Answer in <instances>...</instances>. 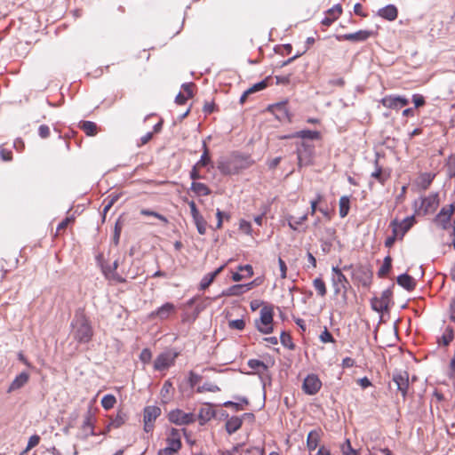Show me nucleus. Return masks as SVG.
I'll return each instance as SVG.
<instances>
[{"label": "nucleus", "mask_w": 455, "mask_h": 455, "mask_svg": "<svg viewBox=\"0 0 455 455\" xmlns=\"http://www.w3.org/2000/svg\"><path fill=\"white\" fill-rule=\"evenodd\" d=\"M73 337L80 344L89 343L93 337V329L89 318L83 310H77L71 323Z\"/></svg>", "instance_id": "obj_1"}, {"label": "nucleus", "mask_w": 455, "mask_h": 455, "mask_svg": "<svg viewBox=\"0 0 455 455\" xmlns=\"http://www.w3.org/2000/svg\"><path fill=\"white\" fill-rule=\"evenodd\" d=\"M273 317L274 312L273 308L268 306H264L260 309V317L259 319L255 320V327L256 329L263 334H270L273 332Z\"/></svg>", "instance_id": "obj_2"}, {"label": "nucleus", "mask_w": 455, "mask_h": 455, "mask_svg": "<svg viewBox=\"0 0 455 455\" xmlns=\"http://www.w3.org/2000/svg\"><path fill=\"white\" fill-rule=\"evenodd\" d=\"M296 154L298 159V166H308L312 164L314 154V146L305 141L296 142Z\"/></svg>", "instance_id": "obj_3"}, {"label": "nucleus", "mask_w": 455, "mask_h": 455, "mask_svg": "<svg viewBox=\"0 0 455 455\" xmlns=\"http://www.w3.org/2000/svg\"><path fill=\"white\" fill-rule=\"evenodd\" d=\"M168 419L172 423L179 426L189 425L196 420L195 415L191 412H184L180 409L169 412Z\"/></svg>", "instance_id": "obj_4"}, {"label": "nucleus", "mask_w": 455, "mask_h": 455, "mask_svg": "<svg viewBox=\"0 0 455 455\" xmlns=\"http://www.w3.org/2000/svg\"><path fill=\"white\" fill-rule=\"evenodd\" d=\"M380 103L387 108L398 110L407 106L410 101L409 100L401 95H387L380 100Z\"/></svg>", "instance_id": "obj_5"}, {"label": "nucleus", "mask_w": 455, "mask_h": 455, "mask_svg": "<svg viewBox=\"0 0 455 455\" xmlns=\"http://www.w3.org/2000/svg\"><path fill=\"white\" fill-rule=\"evenodd\" d=\"M322 387V381L316 374H308L302 384V389L305 394L314 395L318 393Z\"/></svg>", "instance_id": "obj_6"}, {"label": "nucleus", "mask_w": 455, "mask_h": 455, "mask_svg": "<svg viewBox=\"0 0 455 455\" xmlns=\"http://www.w3.org/2000/svg\"><path fill=\"white\" fill-rule=\"evenodd\" d=\"M178 353L164 352L161 353L154 362V368L156 371H164L174 364Z\"/></svg>", "instance_id": "obj_7"}, {"label": "nucleus", "mask_w": 455, "mask_h": 455, "mask_svg": "<svg viewBox=\"0 0 455 455\" xmlns=\"http://www.w3.org/2000/svg\"><path fill=\"white\" fill-rule=\"evenodd\" d=\"M454 212V205L449 204L441 209L435 218V224L442 229H447L450 227L451 215Z\"/></svg>", "instance_id": "obj_8"}, {"label": "nucleus", "mask_w": 455, "mask_h": 455, "mask_svg": "<svg viewBox=\"0 0 455 455\" xmlns=\"http://www.w3.org/2000/svg\"><path fill=\"white\" fill-rule=\"evenodd\" d=\"M119 266L118 259H116L112 265H102L101 269L104 276L110 282H115L116 283H124L126 282L125 278L121 276L117 273V267Z\"/></svg>", "instance_id": "obj_9"}, {"label": "nucleus", "mask_w": 455, "mask_h": 455, "mask_svg": "<svg viewBox=\"0 0 455 455\" xmlns=\"http://www.w3.org/2000/svg\"><path fill=\"white\" fill-rule=\"evenodd\" d=\"M373 31L371 30H358L355 33L336 35L335 38L339 41H351V42H364L373 36Z\"/></svg>", "instance_id": "obj_10"}, {"label": "nucleus", "mask_w": 455, "mask_h": 455, "mask_svg": "<svg viewBox=\"0 0 455 455\" xmlns=\"http://www.w3.org/2000/svg\"><path fill=\"white\" fill-rule=\"evenodd\" d=\"M393 381L396 384L397 390L405 399L409 388V373L406 371H397L393 374Z\"/></svg>", "instance_id": "obj_11"}, {"label": "nucleus", "mask_w": 455, "mask_h": 455, "mask_svg": "<svg viewBox=\"0 0 455 455\" xmlns=\"http://www.w3.org/2000/svg\"><path fill=\"white\" fill-rule=\"evenodd\" d=\"M181 435L179 429L172 428L166 438V449L171 451L179 452L181 449Z\"/></svg>", "instance_id": "obj_12"}, {"label": "nucleus", "mask_w": 455, "mask_h": 455, "mask_svg": "<svg viewBox=\"0 0 455 455\" xmlns=\"http://www.w3.org/2000/svg\"><path fill=\"white\" fill-rule=\"evenodd\" d=\"M217 168L223 175L236 174L239 172V167L233 159L224 157L218 160Z\"/></svg>", "instance_id": "obj_13"}, {"label": "nucleus", "mask_w": 455, "mask_h": 455, "mask_svg": "<svg viewBox=\"0 0 455 455\" xmlns=\"http://www.w3.org/2000/svg\"><path fill=\"white\" fill-rule=\"evenodd\" d=\"M331 284L335 295L342 293L344 298L347 297L349 282L345 275L339 276H331Z\"/></svg>", "instance_id": "obj_14"}, {"label": "nucleus", "mask_w": 455, "mask_h": 455, "mask_svg": "<svg viewBox=\"0 0 455 455\" xmlns=\"http://www.w3.org/2000/svg\"><path fill=\"white\" fill-rule=\"evenodd\" d=\"M175 311V306L171 302H166L155 311L149 314V318H159L160 320L167 319L172 313Z\"/></svg>", "instance_id": "obj_15"}, {"label": "nucleus", "mask_w": 455, "mask_h": 455, "mask_svg": "<svg viewBox=\"0 0 455 455\" xmlns=\"http://www.w3.org/2000/svg\"><path fill=\"white\" fill-rule=\"evenodd\" d=\"M268 109L275 116V117L282 121L284 119H291L289 116V111L287 108V102L286 101H281L277 102L275 104L270 105L268 107Z\"/></svg>", "instance_id": "obj_16"}, {"label": "nucleus", "mask_w": 455, "mask_h": 455, "mask_svg": "<svg viewBox=\"0 0 455 455\" xmlns=\"http://www.w3.org/2000/svg\"><path fill=\"white\" fill-rule=\"evenodd\" d=\"M215 417H217V411L213 409L212 403H207L199 410L198 419L202 426Z\"/></svg>", "instance_id": "obj_17"}, {"label": "nucleus", "mask_w": 455, "mask_h": 455, "mask_svg": "<svg viewBox=\"0 0 455 455\" xmlns=\"http://www.w3.org/2000/svg\"><path fill=\"white\" fill-rule=\"evenodd\" d=\"M377 15L388 21L396 20L398 16V10L394 4H387L378 10Z\"/></svg>", "instance_id": "obj_18"}, {"label": "nucleus", "mask_w": 455, "mask_h": 455, "mask_svg": "<svg viewBox=\"0 0 455 455\" xmlns=\"http://www.w3.org/2000/svg\"><path fill=\"white\" fill-rule=\"evenodd\" d=\"M82 429L85 432L87 429H89L88 433L84 434V439H87L88 436H94L97 435V433L94 430V425H93V415L89 409L86 413L84 414Z\"/></svg>", "instance_id": "obj_19"}, {"label": "nucleus", "mask_w": 455, "mask_h": 455, "mask_svg": "<svg viewBox=\"0 0 455 455\" xmlns=\"http://www.w3.org/2000/svg\"><path fill=\"white\" fill-rule=\"evenodd\" d=\"M397 284L408 291H411L416 287L415 279L407 273L401 274L396 278Z\"/></svg>", "instance_id": "obj_20"}, {"label": "nucleus", "mask_w": 455, "mask_h": 455, "mask_svg": "<svg viewBox=\"0 0 455 455\" xmlns=\"http://www.w3.org/2000/svg\"><path fill=\"white\" fill-rule=\"evenodd\" d=\"M29 379V374L22 371L19 375L15 377V379L12 381L11 385L8 387L7 392L11 393L17 389L21 388Z\"/></svg>", "instance_id": "obj_21"}, {"label": "nucleus", "mask_w": 455, "mask_h": 455, "mask_svg": "<svg viewBox=\"0 0 455 455\" xmlns=\"http://www.w3.org/2000/svg\"><path fill=\"white\" fill-rule=\"evenodd\" d=\"M161 415V409L158 406H146L143 410V420L155 422Z\"/></svg>", "instance_id": "obj_22"}, {"label": "nucleus", "mask_w": 455, "mask_h": 455, "mask_svg": "<svg viewBox=\"0 0 455 455\" xmlns=\"http://www.w3.org/2000/svg\"><path fill=\"white\" fill-rule=\"evenodd\" d=\"M242 419L237 416H232L226 421L225 428L228 435L235 433L242 427Z\"/></svg>", "instance_id": "obj_23"}, {"label": "nucleus", "mask_w": 455, "mask_h": 455, "mask_svg": "<svg viewBox=\"0 0 455 455\" xmlns=\"http://www.w3.org/2000/svg\"><path fill=\"white\" fill-rule=\"evenodd\" d=\"M224 266H220L213 272L206 274L200 282V290H205L214 281L216 276L223 270Z\"/></svg>", "instance_id": "obj_24"}, {"label": "nucleus", "mask_w": 455, "mask_h": 455, "mask_svg": "<svg viewBox=\"0 0 455 455\" xmlns=\"http://www.w3.org/2000/svg\"><path fill=\"white\" fill-rule=\"evenodd\" d=\"M128 419V415L123 411H119L114 419L107 426L106 431H109L111 427L118 428L123 426Z\"/></svg>", "instance_id": "obj_25"}, {"label": "nucleus", "mask_w": 455, "mask_h": 455, "mask_svg": "<svg viewBox=\"0 0 455 455\" xmlns=\"http://www.w3.org/2000/svg\"><path fill=\"white\" fill-rule=\"evenodd\" d=\"M319 441H320L319 431H317L315 429L311 430L308 433L307 437V447L308 451H315L319 444Z\"/></svg>", "instance_id": "obj_26"}, {"label": "nucleus", "mask_w": 455, "mask_h": 455, "mask_svg": "<svg viewBox=\"0 0 455 455\" xmlns=\"http://www.w3.org/2000/svg\"><path fill=\"white\" fill-rule=\"evenodd\" d=\"M245 289L243 284H234L228 289L222 291L220 296L221 297H230V296H240L245 293Z\"/></svg>", "instance_id": "obj_27"}, {"label": "nucleus", "mask_w": 455, "mask_h": 455, "mask_svg": "<svg viewBox=\"0 0 455 455\" xmlns=\"http://www.w3.org/2000/svg\"><path fill=\"white\" fill-rule=\"evenodd\" d=\"M307 213L303 214L302 216L298 217V218L295 216H292V215L286 216V220H287L288 226L292 230H298V227L302 225L307 220Z\"/></svg>", "instance_id": "obj_28"}, {"label": "nucleus", "mask_w": 455, "mask_h": 455, "mask_svg": "<svg viewBox=\"0 0 455 455\" xmlns=\"http://www.w3.org/2000/svg\"><path fill=\"white\" fill-rule=\"evenodd\" d=\"M295 135H297V138L310 140H316L321 138V133L318 131L311 130H301L299 132H295Z\"/></svg>", "instance_id": "obj_29"}, {"label": "nucleus", "mask_w": 455, "mask_h": 455, "mask_svg": "<svg viewBox=\"0 0 455 455\" xmlns=\"http://www.w3.org/2000/svg\"><path fill=\"white\" fill-rule=\"evenodd\" d=\"M190 189L196 195V196H208L211 194V189L204 183L193 181L191 183Z\"/></svg>", "instance_id": "obj_30"}, {"label": "nucleus", "mask_w": 455, "mask_h": 455, "mask_svg": "<svg viewBox=\"0 0 455 455\" xmlns=\"http://www.w3.org/2000/svg\"><path fill=\"white\" fill-rule=\"evenodd\" d=\"M454 339V330L451 326H447L444 330L443 334L437 342L439 345L447 347Z\"/></svg>", "instance_id": "obj_31"}, {"label": "nucleus", "mask_w": 455, "mask_h": 455, "mask_svg": "<svg viewBox=\"0 0 455 455\" xmlns=\"http://www.w3.org/2000/svg\"><path fill=\"white\" fill-rule=\"evenodd\" d=\"M339 214L340 218H345L347 216L350 209V198L347 196H343L339 198Z\"/></svg>", "instance_id": "obj_32"}, {"label": "nucleus", "mask_w": 455, "mask_h": 455, "mask_svg": "<svg viewBox=\"0 0 455 455\" xmlns=\"http://www.w3.org/2000/svg\"><path fill=\"white\" fill-rule=\"evenodd\" d=\"M392 268V258L390 255H387L384 258L383 264L379 269L377 275L379 278L385 277Z\"/></svg>", "instance_id": "obj_33"}, {"label": "nucleus", "mask_w": 455, "mask_h": 455, "mask_svg": "<svg viewBox=\"0 0 455 455\" xmlns=\"http://www.w3.org/2000/svg\"><path fill=\"white\" fill-rule=\"evenodd\" d=\"M376 170L371 173V177L376 179L380 184L384 185L389 178V174L385 173L382 167L379 165L378 160L375 161Z\"/></svg>", "instance_id": "obj_34"}, {"label": "nucleus", "mask_w": 455, "mask_h": 455, "mask_svg": "<svg viewBox=\"0 0 455 455\" xmlns=\"http://www.w3.org/2000/svg\"><path fill=\"white\" fill-rule=\"evenodd\" d=\"M80 128L88 136H94L97 133V124L92 121H83Z\"/></svg>", "instance_id": "obj_35"}, {"label": "nucleus", "mask_w": 455, "mask_h": 455, "mask_svg": "<svg viewBox=\"0 0 455 455\" xmlns=\"http://www.w3.org/2000/svg\"><path fill=\"white\" fill-rule=\"evenodd\" d=\"M435 177V173H432V172H424V173H421L420 176H419V186L423 188V189H427L428 188V187L431 185V183L433 182L434 179Z\"/></svg>", "instance_id": "obj_36"}, {"label": "nucleus", "mask_w": 455, "mask_h": 455, "mask_svg": "<svg viewBox=\"0 0 455 455\" xmlns=\"http://www.w3.org/2000/svg\"><path fill=\"white\" fill-rule=\"evenodd\" d=\"M359 272L361 276L358 279L363 286H369L372 278L371 271L367 267H360Z\"/></svg>", "instance_id": "obj_37"}, {"label": "nucleus", "mask_w": 455, "mask_h": 455, "mask_svg": "<svg viewBox=\"0 0 455 455\" xmlns=\"http://www.w3.org/2000/svg\"><path fill=\"white\" fill-rule=\"evenodd\" d=\"M438 204V196L433 195L422 199L421 206L427 212L429 209L434 208Z\"/></svg>", "instance_id": "obj_38"}, {"label": "nucleus", "mask_w": 455, "mask_h": 455, "mask_svg": "<svg viewBox=\"0 0 455 455\" xmlns=\"http://www.w3.org/2000/svg\"><path fill=\"white\" fill-rule=\"evenodd\" d=\"M446 174L450 179H455V154L451 155L445 164Z\"/></svg>", "instance_id": "obj_39"}, {"label": "nucleus", "mask_w": 455, "mask_h": 455, "mask_svg": "<svg viewBox=\"0 0 455 455\" xmlns=\"http://www.w3.org/2000/svg\"><path fill=\"white\" fill-rule=\"evenodd\" d=\"M414 221H415L414 216H410V217H406L402 222H399V227H400V230H401V238L413 226Z\"/></svg>", "instance_id": "obj_40"}, {"label": "nucleus", "mask_w": 455, "mask_h": 455, "mask_svg": "<svg viewBox=\"0 0 455 455\" xmlns=\"http://www.w3.org/2000/svg\"><path fill=\"white\" fill-rule=\"evenodd\" d=\"M203 148H204V152L199 159V161L196 164V165H198L199 167H205L207 166L209 164H211V157L209 156V149L206 146V143L205 141L203 142Z\"/></svg>", "instance_id": "obj_41"}, {"label": "nucleus", "mask_w": 455, "mask_h": 455, "mask_svg": "<svg viewBox=\"0 0 455 455\" xmlns=\"http://www.w3.org/2000/svg\"><path fill=\"white\" fill-rule=\"evenodd\" d=\"M371 308L378 312V313H383L385 311L388 310V306L385 304L380 298H373L371 301Z\"/></svg>", "instance_id": "obj_42"}, {"label": "nucleus", "mask_w": 455, "mask_h": 455, "mask_svg": "<svg viewBox=\"0 0 455 455\" xmlns=\"http://www.w3.org/2000/svg\"><path fill=\"white\" fill-rule=\"evenodd\" d=\"M119 197L120 195L112 193L104 200L103 215H105L111 209V207L119 199Z\"/></svg>", "instance_id": "obj_43"}, {"label": "nucleus", "mask_w": 455, "mask_h": 455, "mask_svg": "<svg viewBox=\"0 0 455 455\" xmlns=\"http://www.w3.org/2000/svg\"><path fill=\"white\" fill-rule=\"evenodd\" d=\"M313 286L316 290L317 294L324 297L327 293V289L324 281L321 277H317L313 281Z\"/></svg>", "instance_id": "obj_44"}, {"label": "nucleus", "mask_w": 455, "mask_h": 455, "mask_svg": "<svg viewBox=\"0 0 455 455\" xmlns=\"http://www.w3.org/2000/svg\"><path fill=\"white\" fill-rule=\"evenodd\" d=\"M280 342L283 347L290 350H293L295 348V344L292 341L291 336L284 331L281 332Z\"/></svg>", "instance_id": "obj_45"}, {"label": "nucleus", "mask_w": 455, "mask_h": 455, "mask_svg": "<svg viewBox=\"0 0 455 455\" xmlns=\"http://www.w3.org/2000/svg\"><path fill=\"white\" fill-rule=\"evenodd\" d=\"M116 403V399L115 395L110 394L105 395L101 399V406L107 411L112 409Z\"/></svg>", "instance_id": "obj_46"}, {"label": "nucleus", "mask_w": 455, "mask_h": 455, "mask_svg": "<svg viewBox=\"0 0 455 455\" xmlns=\"http://www.w3.org/2000/svg\"><path fill=\"white\" fill-rule=\"evenodd\" d=\"M193 220L196 227L197 232L200 235H204L206 233V227H207V222L204 220V218L201 215L199 217L193 219Z\"/></svg>", "instance_id": "obj_47"}, {"label": "nucleus", "mask_w": 455, "mask_h": 455, "mask_svg": "<svg viewBox=\"0 0 455 455\" xmlns=\"http://www.w3.org/2000/svg\"><path fill=\"white\" fill-rule=\"evenodd\" d=\"M340 449L342 455H359L358 451L352 448L349 439H346V441L341 444Z\"/></svg>", "instance_id": "obj_48"}, {"label": "nucleus", "mask_w": 455, "mask_h": 455, "mask_svg": "<svg viewBox=\"0 0 455 455\" xmlns=\"http://www.w3.org/2000/svg\"><path fill=\"white\" fill-rule=\"evenodd\" d=\"M172 389V384L170 380H166L162 388H161V395L164 399V403H167L171 399V390Z\"/></svg>", "instance_id": "obj_49"}, {"label": "nucleus", "mask_w": 455, "mask_h": 455, "mask_svg": "<svg viewBox=\"0 0 455 455\" xmlns=\"http://www.w3.org/2000/svg\"><path fill=\"white\" fill-rule=\"evenodd\" d=\"M268 80H269V78L267 77V78L263 79L262 81H260L259 83H256L251 87L247 89V93H251H251H254L256 92H259V91H262V90L266 89L268 86Z\"/></svg>", "instance_id": "obj_50"}, {"label": "nucleus", "mask_w": 455, "mask_h": 455, "mask_svg": "<svg viewBox=\"0 0 455 455\" xmlns=\"http://www.w3.org/2000/svg\"><path fill=\"white\" fill-rule=\"evenodd\" d=\"M220 390V388L217 385L211 383V382H206L204 385L199 386L196 388L197 393H204V392L215 393V392H219Z\"/></svg>", "instance_id": "obj_51"}, {"label": "nucleus", "mask_w": 455, "mask_h": 455, "mask_svg": "<svg viewBox=\"0 0 455 455\" xmlns=\"http://www.w3.org/2000/svg\"><path fill=\"white\" fill-rule=\"evenodd\" d=\"M40 436L38 435H33L29 437L26 449L20 452V455H25L28 451L36 447L40 443Z\"/></svg>", "instance_id": "obj_52"}, {"label": "nucleus", "mask_w": 455, "mask_h": 455, "mask_svg": "<svg viewBox=\"0 0 455 455\" xmlns=\"http://www.w3.org/2000/svg\"><path fill=\"white\" fill-rule=\"evenodd\" d=\"M140 214L143 216L155 217V218L158 219L159 220L163 221L164 224H168V222H169L168 219L165 216H164L156 212H154L152 210H149V209H142L140 211Z\"/></svg>", "instance_id": "obj_53"}, {"label": "nucleus", "mask_w": 455, "mask_h": 455, "mask_svg": "<svg viewBox=\"0 0 455 455\" xmlns=\"http://www.w3.org/2000/svg\"><path fill=\"white\" fill-rule=\"evenodd\" d=\"M248 366L252 370L262 369L263 371L267 370V366L264 363V362L259 359H250L247 363Z\"/></svg>", "instance_id": "obj_54"}, {"label": "nucleus", "mask_w": 455, "mask_h": 455, "mask_svg": "<svg viewBox=\"0 0 455 455\" xmlns=\"http://www.w3.org/2000/svg\"><path fill=\"white\" fill-rule=\"evenodd\" d=\"M342 6L340 4H334L331 8L328 9L326 14L330 17H336L338 20L339 17L342 14Z\"/></svg>", "instance_id": "obj_55"}, {"label": "nucleus", "mask_w": 455, "mask_h": 455, "mask_svg": "<svg viewBox=\"0 0 455 455\" xmlns=\"http://www.w3.org/2000/svg\"><path fill=\"white\" fill-rule=\"evenodd\" d=\"M320 340L323 343H332L335 339L332 334L325 328L324 331L320 334Z\"/></svg>", "instance_id": "obj_56"}, {"label": "nucleus", "mask_w": 455, "mask_h": 455, "mask_svg": "<svg viewBox=\"0 0 455 455\" xmlns=\"http://www.w3.org/2000/svg\"><path fill=\"white\" fill-rule=\"evenodd\" d=\"M392 297H393L392 289L387 288L382 291L380 299L385 304H387L389 307V304L392 300Z\"/></svg>", "instance_id": "obj_57"}, {"label": "nucleus", "mask_w": 455, "mask_h": 455, "mask_svg": "<svg viewBox=\"0 0 455 455\" xmlns=\"http://www.w3.org/2000/svg\"><path fill=\"white\" fill-rule=\"evenodd\" d=\"M322 199H323V196L320 193H317L315 196V198L310 202V210H311L310 214L311 215H314L315 213V212L318 210L317 204L322 201Z\"/></svg>", "instance_id": "obj_58"}, {"label": "nucleus", "mask_w": 455, "mask_h": 455, "mask_svg": "<svg viewBox=\"0 0 455 455\" xmlns=\"http://www.w3.org/2000/svg\"><path fill=\"white\" fill-rule=\"evenodd\" d=\"M151 358H152V353H151L150 349H148V348L142 349V351L140 352V361L143 363H148L151 361Z\"/></svg>", "instance_id": "obj_59"}, {"label": "nucleus", "mask_w": 455, "mask_h": 455, "mask_svg": "<svg viewBox=\"0 0 455 455\" xmlns=\"http://www.w3.org/2000/svg\"><path fill=\"white\" fill-rule=\"evenodd\" d=\"M229 327L231 329L242 331L245 327V322L243 319H235L229 322Z\"/></svg>", "instance_id": "obj_60"}, {"label": "nucleus", "mask_w": 455, "mask_h": 455, "mask_svg": "<svg viewBox=\"0 0 455 455\" xmlns=\"http://www.w3.org/2000/svg\"><path fill=\"white\" fill-rule=\"evenodd\" d=\"M202 379V377L194 372L193 371H189L188 383L191 387H194L197 383Z\"/></svg>", "instance_id": "obj_61"}, {"label": "nucleus", "mask_w": 455, "mask_h": 455, "mask_svg": "<svg viewBox=\"0 0 455 455\" xmlns=\"http://www.w3.org/2000/svg\"><path fill=\"white\" fill-rule=\"evenodd\" d=\"M121 231H122V225L119 223V221H116V225H115L114 235H113V242L116 245H117L119 243Z\"/></svg>", "instance_id": "obj_62"}, {"label": "nucleus", "mask_w": 455, "mask_h": 455, "mask_svg": "<svg viewBox=\"0 0 455 455\" xmlns=\"http://www.w3.org/2000/svg\"><path fill=\"white\" fill-rule=\"evenodd\" d=\"M412 102L414 103V107L419 108L425 105L426 100L425 98L421 94L415 93L412 95Z\"/></svg>", "instance_id": "obj_63"}, {"label": "nucleus", "mask_w": 455, "mask_h": 455, "mask_svg": "<svg viewBox=\"0 0 455 455\" xmlns=\"http://www.w3.org/2000/svg\"><path fill=\"white\" fill-rule=\"evenodd\" d=\"M239 228H240V230H242L243 233H245L247 235H251V231H252L251 223L244 220H242L240 221Z\"/></svg>", "instance_id": "obj_64"}]
</instances>
